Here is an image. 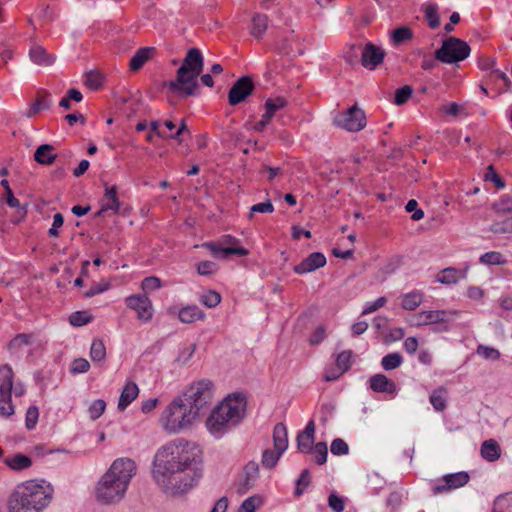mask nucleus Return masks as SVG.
Returning a JSON list of instances; mask_svg holds the SVG:
<instances>
[{"instance_id": "nucleus-1", "label": "nucleus", "mask_w": 512, "mask_h": 512, "mask_svg": "<svg viewBox=\"0 0 512 512\" xmlns=\"http://www.w3.org/2000/svg\"><path fill=\"white\" fill-rule=\"evenodd\" d=\"M152 464V478L167 495L187 493L202 477L200 450L196 443L183 438L162 445Z\"/></svg>"}, {"instance_id": "nucleus-2", "label": "nucleus", "mask_w": 512, "mask_h": 512, "mask_svg": "<svg viewBox=\"0 0 512 512\" xmlns=\"http://www.w3.org/2000/svg\"><path fill=\"white\" fill-rule=\"evenodd\" d=\"M136 464L130 458L114 460L95 487L96 500L105 505L119 503L136 474Z\"/></svg>"}, {"instance_id": "nucleus-3", "label": "nucleus", "mask_w": 512, "mask_h": 512, "mask_svg": "<svg viewBox=\"0 0 512 512\" xmlns=\"http://www.w3.org/2000/svg\"><path fill=\"white\" fill-rule=\"evenodd\" d=\"M245 411V398L229 395L211 411L206 427L214 437L220 438L242 421Z\"/></svg>"}, {"instance_id": "nucleus-4", "label": "nucleus", "mask_w": 512, "mask_h": 512, "mask_svg": "<svg viewBox=\"0 0 512 512\" xmlns=\"http://www.w3.org/2000/svg\"><path fill=\"white\" fill-rule=\"evenodd\" d=\"M203 67L204 58L201 51L198 48H190L176 71V78L166 84L168 90L183 98L197 95L198 77Z\"/></svg>"}, {"instance_id": "nucleus-5", "label": "nucleus", "mask_w": 512, "mask_h": 512, "mask_svg": "<svg viewBox=\"0 0 512 512\" xmlns=\"http://www.w3.org/2000/svg\"><path fill=\"white\" fill-rule=\"evenodd\" d=\"M200 415L180 396L163 410L159 417L160 426L168 434H178L190 428Z\"/></svg>"}, {"instance_id": "nucleus-6", "label": "nucleus", "mask_w": 512, "mask_h": 512, "mask_svg": "<svg viewBox=\"0 0 512 512\" xmlns=\"http://www.w3.org/2000/svg\"><path fill=\"white\" fill-rule=\"evenodd\" d=\"M53 491V487L49 482L45 480H31L18 486L13 493L23 500H28L40 512L50 503Z\"/></svg>"}, {"instance_id": "nucleus-7", "label": "nucleus", "mask_w": 512, "mask_h": 512, "mask_svg": "<svg viewBox=\"0 0 512 512\" xmlns=\"http://www.w3.org/2000/svg\"><path fill=\"white\" fill-rule=\"evenodd\" d=\"M213 383L208 379L193 382L180 397L200 415L213 398Z\"/></svg>"}, {"instance_id": "nucleus-8", "label": "nucleus", "mask_w": 512, "mask_h": 512, "mask_svg": "<svg viewBox=\"0 0 512 512\" xmlns=\"http://www.w3.org/2000/svg\"><path fill=\"white\" fill-rule=\"evenodd\" d=\"M471 52L467 42L456 38L448 37L442 42L439 49L435 51V58L445 64H452L463 61Z\"/></svg>"}, {"instance_id": "nucleus-9", "label": "nucleus", "mask_w": 512, "mask_h": 512, "mask_svg": "<svg viewBox=\"0 0 512 512\" xmlns=\"http://www.w3.org/2000/svg\"><path fill=\"white\" fill-rule=\"evenodd\" d=\"M333 125L348 132H358L366 126V116L364 111L354 104L346 111L336 113Z\"/></svg>"}, {"instance_id": "nucleus-10", "label": "nucleus", "mask_w": 512, "mask_h": 512, "mask_svg": "<svg viewBox=\"0 0 512 512\" xmlns=\"http://www.w3.org/2000/svg\"><path fill=\"white\" fill-rule=\"evenodd\" d=\"M457 315L456 311H447V310H431V311H421L412 316L410 320V324L412 326H423V325H431V324H441L442 327L440 330L448 331L450 326L449 322L452 320V317Z\"/></svg>"}, {"instance_id": "nucleus-11", "label": "nucleus", "mask_w": 512, "mask_h": 512, "mask_svg": "<svg viewBox=\"0 0 512 512\" xmlns=\"http://www.w3.org/2000/svg\"><path fill=\"white\" fill-rule=\"evenodd\" d=\"M470 480V476L467 472H457L452 474H446L440 479H437L432 486V493L434 495L447 493L451 490L461 488L465 486Z\"/></svg>"}, {"instance_id": "nucleus-12", "label": "nucleus", "mask_w": 512, "mask_h": 512, "mask_svg": "<svg viewBox=\"0 0 512 512\" xmlns=\"http://www.w3.org/2000/svg\"><path fill=\"white\" fill-rule=\"evenodd\" d=\"M356 48H359L361 51V64L366 69L374 70L384 60L385 51L373 43H367L363 47L361 45H352L350 47L351 50Z\"/></svg>"}, {"instance_id": "nucleus-13", "label": "nucleus", "mask_w": 512, "mask_h": 512, "mask_svg": "<svg viewBox=\"0 0 512 512\" xmlns=\"http://www.w3.org/2000/svg\"><path fill=\"white\" fill-rule=\"evenodd\" d=\"M254 90L253 80L250 76L240 77L230 88L228 102L235 106L243 102Z\"/></svg>"}, {"instance_id": "nucleus-14", "label": "nucleus", "mask_w": 512, "mask_h": 512, "mask_svg": "<svg viewBox=\"0 0 512 512\" xmlns=\"http://www.w3.org/2000/svg\"><path fill=\"white\" fill-rule=\"evenodd\" d=\"M128 308L137 313L138 319L149 321L153 316V307L146 294L131 295L125 299Z\"/></svg>"}, {"instance_id": "nucleus-15", "label": "nucleus", "mask_w": 512, "mask_h": 512, "mask_svg": "<svg viewBox=\"0 0 512 512\" xmlns=\"http://www.w3.org/2000/svg\"><path fill=\"white\" fill-rule=\"evenodd\" d=\"M327 260L323 253L321 252H313L308 255L304 260H302L299 264L295 265L293 270L297 274H305L311 273L319 268H322L326 265Z\"/></svg>"}, {"instance_id": "nucleus-16", "label": "nucleus", "mask_w": 512, "mask_h": 512, "mask_svg": "<svg viewBox=\"0 0 512 512\" xmlns=\"http://www.w3.org/2000/svg\"><path fill=\"white\" fill-rule=\"evenodd\" d=\"M259 477V466L256 462H248L243 469V479L238 484V492L247 493L256 483Z\"/></svg>"}, {"instance_id": "nucleus-17", "label": "nucleus", "mask_w": 512, "mask_h": 512, "mask_svg": "<svg viewBox=\"0 0 512 512\" xmlns=\"http://www.w3.org/2000/svg\"><path fill=\"white\" fill-rule=\"evenodd\" d=\"M370 388L374 392L395 395L397 392L396 384L384 374H375L370 380Z\"/></svg>"}, {"instance_id": "nucleus-18", "label": "nucleus", "mask_w": 512, "mask_h": 512, "mask_svg": "<svg viewBox=\"0 0 512 512\" xmlns=\"http://www.w3.org/2000/svg\"><path fill=\"white\" fill-rule=\"evenodd\" d=\"M204 246L217 258L227 259L232 255L240 257L248 255V250L243 247H222L214 242L205 243Z\"/></svg>"}, {"instance_id": "nucleus-19", "label": "nucleus", "mask_w": 512, "mask_h": 512, "mask_svg": "<svg viewBox=\"0 0 512 512\" xmlns=\"http://www.w3.org/2000/svg\"><path fill=\"white\" fill-rule=\"evenodd\" d=\"M34 161L41 165H51L57 159L55 148L51 144H42L34 152Z\"/></svg>"}, {"instance_id": "nucleus-20", "label": "nucleus", "mask_w": 512, "mask_h": 512, "mask_svg": "<svg viewBox=\"0 0 512 512\" xmlns=\"http://www.w3.org/2000/svg\"><path fill=\"white\" fill-rule=\"evenodd\" d=\"M14 373L10 365L0 366V396H9L13 389Z\"/></svg>"}, {"instance_id": "nucleus-21", "label": "nucleus", "mask_w": 512, "mask_h": 512, "mask_svg": "<svg viewBox=\"0 0 512 512\" xmlns=\"http://www.w3.org/2000/svg\"><path fill=\"white\" fill-rule=\"evenodd\" d=\"M30 59L33 63L41 66H50L54 63L55 57L40 45H35L30 49Z\"/></svg>"}, {"instance_id": "nucleus-22", "label": "nucleus", "mask_w": 512, "mask_h": 512, "mask_svg": "<svg viewBox=\"0 0 512 512\" xmlns=\"http://www.w3.org/2000/svg\"><path fill=\"white\" fill-rule=\"evenodd\" d=\"M138 393H139V389H138V386L136 385V383L127 382L121 392L119 402H118V409L121 411L125 410L128 407V405L134 399H136V397L138 396Z\"/></svg>"}, {"instance_id": "nucleus-23", "label": "nucleus", "mask_w": 512, "mask_h": 512, "mask_svg": "<svg viewBox=\"0 0 512 512\" xmlns=\"http://www.w3.org/2000/svg\"><path fill=\"white\" fill-rule=\"evenodd\" d=\"M274 449L283 453L288 447L287 429L283 423H277L273 430Z\"/></svg>"}, {"instance_id": "nucleus-24", "label": "nucleus", "mask_w": 512, "mask_h": 512, "mask_svg": "<svg viewBox=\"0 0 512 512\" xmlns=\"http://www.w3.org/2000/svg\"><path fill=\"white\" fill-rule=\"evenodd\" d=\"M179 320L183 323H193L197 320H202L205 317V313L196 305H190L182 308L179 311Z\"/></svg>"}, {"instance_id": "nucleus-25", "label": "nucleus", "mask_w": 512, "mask_h": 512, "mask_svg": "<svg viewBox=\"0 0 512 512\" xmlns=\"http://www.w3.org/2000/svg\"><path fill=\"white\" fill-rule=\"evenodd\" d=\"M4 463L14 471H22L32 465V460L24 454L17 453L13 456L6 457Z\"/></svg>"}, {"instance_id": "nucleus-26", "label": "nucleus", "mask_w": 512, "mask_h": 512, "mask_svg": "<svg viewBox=\"0 0 512 512\" xmlns=\"http://www.w3.org/2000/svg\"><path fill=\"white\" fill-rule=\"evenodd\" d=\"M465 277V272L460 271L453 267L443 269L437 276L436 281L442 284H456L459 279Z\"/></svg>"}, {"instance_id": "nucleus-27", "label": "nucleus", "mask_w": 512, "mask_h": 512, "mask_svg": "<svg viewBox=\"0 0 512 512\" xmlns=\"http://www.w3.org/2000/svg\"><path fill=\"white\" fill-rule=\"evenodd\" d=\"M35 507L28 500H23L14 493L9 498V512H39Z\"/></svg>"}, {"instance_id": "nucleus-28", "label": "nucleus", "mask_w": 512, "mask_h": 512, "mask_svg": "<svg viewBox=\"0 0 512 512\" xmlns=\"http://www.w3.org/2000/svg\"><path fill=\"white\" fill-rule=\"evenodd\" d=\"M153 48L143 47L137 50V52L132 56L129 62V67L131 71H138L143 67V65L150 58Z\"/></svg>"}, {"instance_id": "nucleus-29", "label": "nucleus", "mask_w": 512, "mask_h": 512, "mask_svg": "<svg viewBox=\"0 0 512 512\" xmlns=\"http://www.w3.org/2000/svg\"><path fill=\"white\" fill-rule=\"evenodd\" d=\"M481 455L489 462L496 461L500 457L499 444L493 439L484 441L481 445Z\"/></svg>"}, {"instance_id": "nucleus-30", "label": "nucleus", "mask_w": 512, "mask_h": 512, "mask_svg": "<svg viewBox=\"0 0 512 512\" xmlns=\"http://www.w3.org/2000/svg\"><path fill=\"white\" fill-rule=\"evenodd\" d=\"M268 21L266 15L256 13L252 17L251 35L256 39H261L268 27Z\"/></svg>"}, {"instance_id": "nucleus-31", "label": "nucleus", "mask_w": 512, "mask_h": 512, "mask_svg": "<svg viewBox=\"0 0 512 512\" xmlns=\"http://www.w3.org/2000/svg\"><path fill=\"white\" fill-rule=\"evenodd\" d=\"M401 307L412 311L419 307L423 301V294L420 291H412L402 295Z\"/></svg>"}, {"instance_id": "nucleus-32", "label": "nucleus", "mask_w": 512, "mask_h": 512, "mask_svg": "<svg viewBox=\"0 0 512 512\" xmlns=\"http://www.w3.org/2000/svg\"><path fill=\"white\" fill-rule=\"evenodd\" d=\"M52 105V100L49 94L44 93L39 96L34 103L31 104L29 110L26 112V117L31 118L41 110L49 109Z\"/></svg>"}, {"instance_id": "nucleus-33", "label": "nucleus", "mask_w": 512, "mask_h": 512, "mask_svg": "<svg viewBox=\"0 0 512 512\" xmlns=\"http://www.w3.org/2000/svg\"><path fill=\"white\" fill-rule=\"evenodd\" d=\"M430 403L436 411H443L447 406V390L440 387L430 395Z\"/></svg>"}, {"instance_id": "nucleus-34", "label": "nucleus", "mask_w": 512, "mask_h": 512, "mask_svg": "<svg viewBox=\"0 0 512 512\" xmlns=\"http://www.w3.org/2000/svg\"><path fill=\"white\" fill-rule=\"evenodd\" d=\"M424 15L425 19L428 23V26L431 29H436L440 25L439 15H438V6L433 3L425 4L424 7Z\"/></svg>"}, {"instance_id": "nucleus-35", "label": "nucleus", "mask_w": 512, "mask_h": 512, "mask_svg": "<svg viewBox=\"0 0 512 512\" xmlns=\"http://www.w3.org/2000/svg\"><path fill=\"white\" fill-rule=\"evenodd\" d=\"M492 512H512V493L498 496L494 501Z\"/></svg>"}, {"instance_id": "nucleus-36", "label": "nucleus", "mask_w": 512, "mask_h": 512, "mask_svg": "<svg viewBox=\"0 0 512 512\" xmlns=\"http://www.w3.org/2000/svg\"><path fill=\"white\" fill-rule=\"evenodd\" d=\"M32 343V335L30 334H18L16 335L9 343L8 349L11 353L18 352L23 346L29 345Z\"/></svg>"}, {"instance_id": "nucleus-37", "label": "nucleus", "mask_w": 512, "mask_h": 512, "mask_svg": "<svg viewBox=\"0 0 512 512\" xmlns=\"http://www.w3.org/2000/svg\"><path fill=\"white\" fill-rule=\"evenodd\" d=\"M479 262L483 265H504L507 261L500 252L490 251L481 255Z\"/></svg>"}, {"instance_id": "nucleus-38", "label": "nucleus", "mask_w": 512, "mask_h": 512, "mask_svg": "<svg viewBox=\"0 0 512 512\" xmlns=\"http://www.w3.org/2000/svg\"><path fill=\"white\" fill-rule=\"evenodd\" d=\"M90 357L93 361H103L106 357V348L102 340L95 339L91 344Z\"/></svg>"}, {"instance_id": "nucleus-39", "label": "nucleus", "mask_w": 512, "mask_h": 512, "mask_svg": "<svg viewBox=\"0 0 512 512\" xmlns=\"http://www.w3.org/2000/svg\"><path fill=\"white\" fill-rule=\"evenodd\" d=\"M403 362L402 356L395 352L384 356L381 360V365L384 370H393L399 367Z\"/></svg>"}, {"instance_id": "nucleus-40", "label": "nucleus", "mask_w": 512, "mask_h": 512, "mask_svg": "<svg viewBox=\"0 0 512 512\" xmlns=\"http://www.w3.org/2000/svg\"><path fill=\"white\" fill-rule=\"evenodd\" d=\"M413 36L412 30L409 27L401 26L396 28L392 34L391 39L394 45H399L404 41L410 40Z\"/></svg>"}, {"instance_id": "nucleus-41", "label": "nucleus", "mask_w": 512, "mask_h": 512, "mask_svg": "<svg viewBox=\"0 0 512 512\" xmlns=\"http://www.w3.org/2000/svg\"><path fill=\"white\" fill-rule=\"evenodd\" d=\"M297 449L301 453H310L313 449L314 437L299 433L296 438Z\"/></svg>"}, {"instance_id": "nucleus-42", "label": "nucleus", "mask_w": 512, "mask_h": 512, "mask_svg": "<svg viewBox=\"0 0 512 512\" xmlns=\"http://www.w3.org/2000/svg\"><path fill=\"white\" fill-rule=\"evenodd\" d=\"M283 453H280V451L278 450H270V449H267L263 452L262 454V465L266 468H273L278 460L280 459L281 455Z\"/></svg>"}, {"instance_id": "nucleus-43", "label": "nucleus", "mask_w": 512, "mask_h": 512, "mask_svg": "<svg viewBox=\"0 0 512 512\" xmlns=\"http://www.w3.org/2000/svg\"><path fill=\"white\" fill-rule=\"evenodd\" d=\"M92 317L87 311H76L69 316V322L74 327H81L88 324Z\"/></svg>"}, {"instance_id": "nucleus-44", "label": "nucleus", "mask_w": 512, "mask_h": 512, "mask_svg": "<svg viewBox=\"0 0 512 512\" xmlns=\"http://www.w3.org/2000/svg\"><path fill=\"white\" fill-rule=\"evenodd\" d=\"M314 460L318 465H323L327 461L328 447L325 442H318L313 447Z\"/></svg>"}, {"instance_id": "nucleus-45", "label": "nucleus", "mask_w": 512, "mask_h": 512, "mask_svg": "<svg viewBox=\"0 0 512 512\" xmlns=\"http://www.w3.org/2000/svg\"><path fill=\"white\" fill-rule=\"evenodd\" d=\"M200 302L208 308H214L221 302V295L214 290H209L200 297Z\"/></svg>"}, {"instance_id": "nucleus-46", "label": "nucleus", "mask_w": 512, "mask_h": 512, "mask_svg": "<svg viewBox=\"0 0 512 512\" xmlns=\"http://www.w3.org/2000/svg\"><path fill=\"white\" fill-rule=\"evenodd\" d=\"M351 359H352V351L351 350L342 351L336 357L337 368H339L344 373L347 372L351 367Z\"/></svg>"}, {"instance_id": "nucleus-47", "label": "nucleus", "mask_w": 512, "mask_h": 512, "mask_svg": "<svg viewBox=\"0 0 512 512\" xmlns=\"http://www.w3.org/2000/svg\"><path fill=\"white\" fill-rule=\"evenodd\" d=\"M413 89L409 85H404L395 91L394 103L396 105L405 104L412 96Z\"/></svg>"}, {"instance_id": "nucleus-48", "label": "nucleus", "mask_w": 512, "mask_h": 512, "mask_svg": "<svg viewBox=\"0 0 512 512\" xmlns=\"http://www.w3.org/2000/svg\"><path fill=\"white\" fill-rule=\"evenodd\" d=\"M106 403L102 399H96L94 400L89 408L88 413L91 420L98 419L105 411Z\"/></svg>"}, {"instance_id": "nucleus-49", "label": "nucleus", "mask_w": 512, "mask_h": 512, "mask_svg": "<svg viewBox=\"0 0 512 512\" xmlns=\"http://www.w3.org/2000/svg\"><path fill=\"white\" fill-rule=\"evenodd\" d=\"M476 352L484 359L492 361L498 360L501 356L499 350L482 344L478 345Z\"/></svg>"}, {"instance_id": "nucleus-50", "label": "nucleus", "mask_w": 512, "mask_h": 512, "mask_svg": "<svg viewBox=\"0 0 512 512\" xmlns=\"http://www.w3.org/2000/svg\"><path fill=\"white\" fill-rule=\"evenodd\" d=\"M287 104L286 100L281 97H277L274 99H268L265 102V112L273 117V115L279 109L285 107Z\"/></svg>"}, {"instance_id": "nucleus-51", "label": "nucleus", "mask_w": 512, "mask_h": 512, "mask_svg": "<svg viewBox=\"0 0 512 512\" xmlns=\"http://www.w3.org/2000/svg\"><path fill=\"white\" fill-rule=\"evenodd\" d=\"M274 211V206L270 200L265 202L257 203L250 208V212L248 218L252 220L254 218L255 213H272Z\"/></svg>"}, {"instance_id": "nucleus-52", "label": "nucleus", "mask_w": 512, "mask_h": 512, "mask_svg": "<svg viewBox=\"0 0 512 512\" xmlns=\"http://www.w3.org/2000/svg\"><path fill=\"white\" fill-rule=\"evenodd\" d=\"M162 287L161 279L156 276H149L142 280L141 288L142 290L147 292L155 291Z\"/></svg>"}, {"instance_id": "nucleus-53", "label": "nucleus", "mask_w": 512, "mask_h": 512, "mask_svg": "<svg viewBox=\"0 0 512 512\" xmlns=\"http://www.w3.org/2000/svg\"><path fill=\"white\" fill-rule=\"evenodd\" d=\"M110 288V282L107 280H101L98 283L93 284L85 293L84 296L87 298H91L95 295L103 293Z\"/></svg>"}, {"instance_id": "nucleus-54", "label": "nucleus", "mask_w": 512, "mask_h": 512, "mask_svg": "<svg viewBox=\"0 0 512 512\" xmlns=\"http://www.w3.org/2000/svg\"><path fill=\"white\" fill-rule=\"evenodd\" d=\"M490 231L496 234L512 233V225L509 218L491 224Z\"/></svg>"}, {"instance_id": "nucleus-55", "label": "nucleus", "mask_w": 512, "mask_h": 512, "mask_svg": "<svg viewBox=\"0 0 512 512\" xmlns=\"http://www.w3.org/2000/svg\"><path fill=\"white\" fill-rule=\"evenodd\" d=\"M330 450L333 455H346L349 453V446L343 439L336 438L332 441Z\"/></svg>"}, {"instance_id": "nucleus-56", "label": "nucleus", "mask_w": 512, "mask_h": 512, "mask_svg": "<svg viewBox=\"0 0 512 512\" xmlns=\"http://www.w3.org/2000/svg\"><path fill=\"white\" fill-rule=\"evenodd\" d=\"M39 418V411L36 406H30L27 409L26 417H25V425L28 430H32L35 428Z\"/></svg>"}, {"instance_id": "nucleus-57", "label": "nucleus", "mask_w": 512, "mask_h": 512, "mask_svg": "<svg viewBox=\"0 0 512 512\" xmlns=\"http://www.w3.org/2000/svg\"><path fill=\"white\" fill-rule=\"evenodd\" d=\"M90 369V363L84 358H76L70 366L72 374L86 373Z\"/></svg>"}, {"instance_id": "nucleus-58", "label": "nucleus", "mask_w": 512, "mask_h": 512, "mask_svg": "<svg viewBox=\"0 0 512 512\" xmlns=\"http://www.w3.org/2000/svg\"><path fill=\"white\" fill-rule=\"evenodd\" d=\"M260 503V497L251 496L243 501L238 512H255Z\"/></svg>"}, {"instance_id": "nucleus-59", "label": "nucleus", "mask_w": 512, "mask_h": 512, "mask_svg": "<svg viewBox=\"0 0 512 512\" xmlns=\"http://www.w3.org/2000/svg\"><path fill=\"white\" fill-rule=\"evenodd\" d=\"M14 413V406L11 402V394L9 396H1L0 398V415L9 417Z\"/></svg>"}, {"instance_id": "nucleus-60", "label": "nucleus", "mask_w": 512, "mask_h": 512, "mask_svg": "<svg viewBox=\"0 0 512 512\" xmlns=\"http://www.w3.org/2000/svg\"><path fill=\"white\" fill-rule=\"evenodd\" d=\"M111 210L113 213H117L119 210V200L118 198H109L102 199L101 209L98 211V215L105 213L106 211Z\"/></svg>"}, {"instance_id": "nucleus-61", "label": "nucleus", "mask_w": 512, "mask_h": 512, "mask_svg": "<svg viewBox=\"0 0 512 512\" xmlns=\"http://www.w3.org/2000/svg\"><path fill=\"white\" fill-rule=\"evenodd\" d=\"M310 482H311L310 472L308 469H304L301 472V474L296 482L297 487L295 490V494L297 496H300L303 493V488H301V486L308 487L310 485Z\"/></svg>"}, {"instance_id": "nucleus-62", "label": "nucleus", "mask_w": 512, "mask_h": 512, "mask_svg": "<svg viewBox=\"0 0 512 512\" xmlns=\"http://www.w3.org/2000/svg\"><path fill=\"white\" fill-rule=\"evenodd\" d=\"M217 270V264L212 261H202L197 264V272L200 275H210Z\"/></svg>"}, {"instance_id": "nucleus-63", "label": "nucleus", "mask_w": 512, "mask_h": 512, "mask_svg": "<svg viewBox=\"0 0 512 512\" xmlns=\"http://www.w3.org/2000/svg\"><path fill=\"white\" fill-rule=\"evenodd\" d=\"M328 505L334 512H342L345 508L343 499L335 493L329 495Z\"/></svg>"}, {"instance_id": "nucleus-64", "label": "nucleus", "mask_w": 512, "mask_h": 512, "mask_svg": "<svg viewBox=\"0 0 512 512\" xmlns=\"http://www.w3.org/2000/svg\"><path fill=\"white\" fill-rule=\"evenodd\" d=\"M387 302L385 297H379L374 302H369L366 304L365 308L362 311L363 315L370 314L378 309L382 308Z\"/></svg>"}]
</instances>
